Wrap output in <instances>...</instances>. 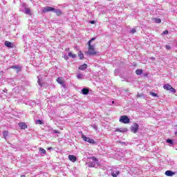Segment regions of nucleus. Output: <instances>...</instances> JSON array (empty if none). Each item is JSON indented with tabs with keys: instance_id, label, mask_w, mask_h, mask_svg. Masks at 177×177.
<instances>
[{
	"instance_id": "obj_43",
	"label": "nucleus",
	"mask_w": 177,
	"mask_h": 177,
	"mask_svg": "<svg viewBox=\"0 0 177 177\" xmlns=\"http://www.w3.org/2000/svg\"><path fill=\"white\" fill-rule=\"evenodd\" d=\"M50 149H52V148H50H50H48V150H50Z\"/></svg>"
},
{
	"instance_id": "obj_37",
	"label": "nucleus",
	"mask_w": 177,
	"mask_h": 177,
	"mask_svg": "<svg viewBox=\"0 0 177 177\" xmlns=\"http://www.w3.org/2000/svg\"><path fill=\"white\" fill-rule=\"evenodd\" d=\"M90 23L91 24H95V21H91Z\"/></svg>"
},
{
	"instance_id": "obj_42",
	"label": "nucleus",
	"mask_w": 177,
	"mask_h": 177,
	"mask_svg": "<svg viewBox=\"0 0 177 177\" xmlns=\"http://www.w3.org/2000/svg\"><path fill=\"white\" fill-rule=\"evenodd\" d=\"M21 177H26V176L25 175H21Z\"/></svg>"
},
{
	"instance_id": "obj_4",
	"label": "nucleus",
	"mask_w": 177,
	"mask_h": 177,
	"mask_svg": "<svg viewBox=\"0 0 177 177\" xmlns=\"http://www.w3.org/2000/svg\"><path fill=\"white\" fill-rule=\"evenodd\" d=\"M164 89H165L166 91H170V92H171L172 93H176V90L175 88H174V87H172V86H171L170 84H165L163 86Z\"/></svg>"
},
{
	"instance_id": "obj_14",
	"label": "nucleus",
	"mask_w": 177,
	"mask_h": 177,
	"mask_svg": "<svg viewBox=\"0 0 177 177\" xmlns=\"http://www.w3.org/2000/svg\"><path fill=\"white\" fill-rule=\"evenodd\" d=\"M115 132H122V133H124V132H128V129H125V128L116 129Z\"/></svg>"
},
{
	"instance_id": "obj_26",
	"label": "nucleus",
	"mask_w": 177,
	"mask_h": 177,
	"mask_svg": "<svg viewBox=\"0 0 177 177\" xmlns=\"http://www.w3.org/2000/svg\"><path fill=\"white\" fill-rule=\"evenodd\" d=\"M149 95H151V96H153V97H158V94L156 93L151 92Z\"/></svg>"
},
{
	"instance_id": "obj_13",
	"label": "nucleus",
	"mask_w": 177,
	"mask_h": 177,
	"mask_svg": "<svg viewBox=\"0 0 177 177\" xmlns=\"http://www.w3.org/2000/svg\"><path fill=\"white\" fill-rule=\"evenodd\" d=\"M4 45L7 46V48H13V43L10 41H6Z\"/></svg>"
},
{
	"instance_id": "obj_24",
	"label": "nucleus",
	"mask_w": 177,
	"mask_h": 177,
	"mask_svg": "<svg viewBox=\"0 0 177 177\" xmlns=\"http://www.w3.org/2000/svg\"><path fill=\"white\" fill-rule=\"evenodd\" d=\"M39 151L41 154H46V150L44 149V148H39Z\"/></svg>"
},
{
	"instance_id": "obj_22",
	"label": "nucleus",
	"mask_w": 177,
	"mask_h": 177,
	"mask_svg": "<svg viewBox=\"0 0 177 177\" xmlns=\"http://www.w3.org/2000/svg\"><path fill=\"white\" fill-rule=\"evenodd\" d=\"M37 80H37V82H38L39 85L40 86H42V83H41V81H42V77L38 76V77H37Z\"/></svg>"
},
{
	"instance_id": "obj_35",
	"label": "nucleus",
	"mask_w": 177,
	"mask_h": 177,
	"mask_svg": "<svg viewBox=\"0 0 177 177\" xmlns=\"http://www.w3.org/2000/svg\"><path fill=\"white\" fill-rule=\"evenodd\" d=\"M11 68H14V69L19 68V66H13L11 67Z\"/></svg>"
},
{
	"instance_id": "obj_3",
	"label": "nucleus",
	"mask_w": 177,
	"mask_h": 177,
	"mask_svg": "<svg viewBox=\"0 0 177 177\" xmlns=\"http://www.w3.org/2000/svg\"><path fill=\"white\" fill-rule=\"evenodd\" d=\"M21 8H24V10ZM19 10L21 12H24V13H25V15H31V10H30V8H26V4L22 3L21 5V8H19Z\"/></svg>"
},
{
	"instance_id": "obj_41",
	"label": "nucleus",
	"mask_w": 177,
	"mask_h": 177,
	"mask_svg": "<svg viewBox=\"0 0 177 177\" xmlns=\"http://www.w3.org/2000/svg\"><path fill=\"white\" fill-rule=\"evenodd\" d=\"M138 97H140V94H138Z\"/></svg>"
},
{
	"instance_id": "obj_10",
	"label": "nucleus",
	"mask_w": 177,
	"mask_h": 177,
	"mask_svg": "<svg viewBox=\"0 0 177 177\" xmlns=\"http://www.w3.org/2000/svg\"><path fill=\"white\" fill-rule=\"evenodd\" d=\"M166 176H174L175 175V173L171 170H167L165 171Z\"/></svg>"
},
{
	"instance_id": "obj_40",
	"label": "nucleus",
	"mask_w": 177,
	"mask_h": 177,
	"mask_svg": "<svg viewBox=\"0 0 177 177\" xmlns=\"http://www.w3.org/2000/svg\"><path fill=\"white\" fill-rule=\"evenodd\" d=\"M3 92H8V90H3Z\"/></svg>"
},
{
	"instance_id": "obj_12",
	"label": "nucleus",
	"mask_w": 177,
	"mask_h": 177,
	"mask_svg": "<svg viewBox=\"0 0 177 177\" xmlns=\"http://www.w3.org/2000/svg\"><path fill=\"white\" fill-rule=\"evenodd\" d=\"M68 159L70 160V161H72V162H75V161H77V157L73 155H69Z\"/></svg>"
},
{
	"instance_id": "obj_2",
	"label": "nucleus",
	"mask_w": 177,
	"mask_h": 177,
	"mask_svg": "<svg viewBox=\"0 0 177 177\" xmlns=\"http://www.w3.org/2000/svg\"><path fill=\"white\" fill-rule=\"evenodd\" d=\"M88 51L86 52V55L89 56H95V55H97V51L95 50V46L90 44V42H88Z\"/></svg>"
},
{
	"instance_id": "obj_19",
	"label": "nucleus",
	"mask_w": 177,
	"mask_h": 177,
	"mask_svg": "<svg viewBox=\"0 0 177 177\" xmlns=\"http://www.w3.org/2000/svg\"><path fill=\"white\" fill-rule=\"evenodd\" d=\"M136 74H137V75H142V74H143V70H142V69H137L136 71Z\"/></svg>"
},
{
	"instance_id": "obj_29",
	"label": "nucleus",
	"mask_w": 177,
	"mask_h": 177,
	"mask_svg": "<svg viewBox=\"0 0 177 177\" xmlns=\"http://www.w3.org/2000/svg\"><path fill=\"white\" fill-rule=\"evenodd\" d=\"M167 142L169 143V145H174V141L171 139H167Z\"/></svg>"
},
{
	"instance_id": "obj_5",
	"label": "nucleus",
	"mask_w": 177,
	"mask_h": 177,
	"mask_svg": "<svg viewBox=\"0 0 177 177\" xmlns=\"http://www.w3.org/2000/svg\"><path fill=\"white\" fill-rule=\"evenodd\" d=\"M120 122H122V124H129L131 121L127 115H122L119 120Z\"/></svg>"
},
{
	"instance_id": "obj_21",
	"label": "nucleus",
	"mask_w": 177,
	"mask_h": 177,
	"mask_svg": "<svg viewBox=\"0 0 177 177\" xmlns=\"http://www.w3.org/2000/svg\"><path fill=\"white\" fill-rule=\"evenodd\" d=\"M84 77H85V75H82L81 73H79L77 75V80H84Z\"/></svg>"
},
{
	"instance_id": "obj_23",
	"label": "nucleus",
	"mask_w": 177,
	"mask_h": 177,
	"mask_svg": "<svg viewBox=\"0 0 177 177\" xmlns=\"http://www.w3.org/2000/svg\"><path fill=\"white\" fill-rule=\"evenodd\" d=\"M35 124L37 125H42V124H44V122H42V120H36Z\"/></svg>"
},
{
	"instance_id": "obj_38",
	"label": "nucleus",
	"mask_w": 177,
	"mask_h": 177,
	"mask_svg": "<svg viewBox=\"0 0 177 177\" xmlns=\"http://www.w3.org/2000/svg\"><path fill=\"white\" fill-rule=\"evenodd\" d=\"M70 50V48H66V51Z\"/></svg>"
},
{
	"instance_id": "obj_39",
	"label": "nucleus",
	"mask_w": 177,
	"mask_h": 177,
	"mask_svg": "<svg viewBox=\"0 0 177 177\" xmlns=\"http://www.w3.org/2000/svg\"><path fill=\"white\" fill-rule=\"evenodd\" d=\"M151 59L152 60H155V59H156V58H154V57H151Z\"/></svg>"
},
{
	"instance_id": "obj_25",
	"label": "nucleus",
	"mask_w": 177,
	"mask_h": 177,
	"mask_svg": "<svg viewBox=\"0 0 177 177\" xmlns=\"http://www.w3.org/2000/svg\"><path fill=\"white\" fill-rule=\"evenodd\" d=\"M8 134H9V133L8 132V131H5L3 132V136L4 139H6V137L8 136Z\"/></svg>"
},
{
	"instance_id": "obj_33",
	"label": "nucleus",
	"mask_w": 177,
	"mask_h": 177,
	"mask_svg": "<svg viewBox=\"0 0 177 177\" xmlns=\"http://www.w3.org/2000/svg\"><path fill=\"white\" fill-rule=\"evenodd\" d=\"M166 49H167V50H169V49H171V46L169 45L166 46Z\"/></svg>"
},
{
	"instance_id": "obj_32",
	"label": "nucleus",
	"mask_w": 177,
	"mask_h": 177,
	"mask_svg": "<svg viewBox=\"0 0 177 177\" xmlns=\"http://www.w3.org/2000/svg\"><path fill=\"white\" fill-rule=\"evenodd\" d=\"M168 34V30H165L162 32V35H167Z\"/></svg>"
},
{
	"instance_id": "obj_31",
	"label": "nucleus",
	"mask_w": 177,
	"mask_h": 177,
	"mask_svg": "<svg viewBox=\"0 0 177 177\" xmlns=\"http://www.w3.org/2000/svg\"><path fill=\"white\" fill-rule=\"evenodd\" d=\"M96 39V37H93L91 40H89L88 42H90V45L92 43L93 41H95Z\"/></svg>"
},
{
	"instance_id": "obj_11",
	"label": "nucleus",
	"mask_w": 177,
	"mask_h": 177,
	"mask_svg": "<svg viewBox=\"0 0 177 177\" xmlns=\"http://www.w3.org/2000/svg\"><path fill=\"white\" fill-rule=\"evenodd\" d=\"M18 125L21 129H27V124L24 122L19 123Z\"/></svg>"
},
{
	"instance_id": "obj_27",
	"label": "nucleus",
	"mask_w": 177,
	"mask_h": 177,
	"mask_svg": "<svg viewBox=\"0 0 177 177\" xmlns=\"http://www.w3.org/2000/svg\"><path fill=\"white\" fill-rule=\"evenodd\" d=\"M80 60H82V59H84V54L81 52H80L79 55H78Z\"/></svg>"
},
{
	"instance_id": "obj_8",
	"label": "nucleus",
	"mask_w": 177,
	"mask_h": 177,
	"mask_svg": "<svg viewBox=\"0 0 177 177\" xmlns=\"http://www.w3.org/2000/svg\"><path fill=\"white\" fill-rule=\"evenodd\" d=\"M53 10H55V8L52 7L46 6L43 8L42 12L43 13H47L48 12H53Z\"/></svg>"
},
{
	"instance_id": "obj_44",
	"label": "nucleus",
	"mask_w": 177,
	"mask_h": 177,
	"mask_svg": "<svg viewBox=\"0 0 177 177\" xmlns=\"http://www.w3.org/2000/svg\"><path fill=\"white\" fill-rule=\"evenodd\" d=\"M175 134L177 135V132H176Z\"/></svg>"
},
{
	"instance_id": "obj_45",
	"label": "nucleus",
	"mask_w": 177,
	"mask_h": 177,
	"mask_svg": "<svg viewBox=\"0 0 177 177\" xmlns=\"http://www.w3.org/2000/svg\"><path fill=\"white\" fill-rule=\"evenodd\" d=\"M112 103H114V101H113Z\"/></svg>"
},
{
	"instance_id": "obj_30",
	"label": "nucleus",
	"mask_w": 177,
	"mask_h": 177,
	"mask_svg": "<svg viewBox=\"0 0 177 177\" xmlns=\"http://www.w3.org/2000/svg\"><path fill=\"white\" fill-rule=\"evenodd\" d=\"M130 32H131L132 34H135V32H136V29L133 28V29H131L130 30Z\"/></svg>"
},
{
	"instance_id": "obj_28",
	"label": "nucleus",
	"mask_w": 177,
	"mask_h": 177,
	"mask_svg": "<svg viewBox=\"0 0 177 177\" xmlns=\"http://www.w3.org/2000/svg\"><path fill=\"white\" fill-rule=\"evenodd\" d=\"M155 23H158V24H160V23H161V19L159 18H155Z\"/></svg>"
},
{
	"instance_id": "obj_20",
	"label": "nucleus",
	"mask_w": 177,
	"mask_h": 177,
	"mask_svg": "<svg viewBox=\"0 0 177 177\" xmlns=\"http://www.w3.org/2000/svg\"><path fill=\"white\" fill-rule=\"evenodd\" d=\"M68 56H69V57H72V59H75V57H77V55L73 54L71 52L68 53Z\"/></svg>"
},
{
	"instance_id": "obj_36",
	"label": "nucleus",
	"mask_w": 177,
	"mask_h": 177,
	"mask_svg": "<svg viewBox=\"0 0 177 177\" xmlns=\"http://www.w3.org/2000/svg\"><path fill=\"white\" fill-rule=\"evenodd\" d=\"M53 133H59V131H57V130H53Z\"/></svg>"
},
{
	"instance_id": "obj_6",
	"label": "nucleus",
	"mask_w": 177,
	"mask_h": 177,
	"mask_svg": "<svg viewBox=\"0 0 177 177\" xmlns=\"http://www.w3.org/2000/svg\"><path fill=\"white\" fill-rule=\"evenodd\" d=\"M131 132L133 133H136L139 131V124L138 123H134L130 128Z\"/></svg>"
},
{
	"instance_id": "obj_34",
	"label": "nucleus",
	"mask_w": 177,
	"mask_h": 177,
	"mask_svg": "<svg viewBox=\"0 0 177 177\" xmlns=\"http://www.w3.org/2000/svg\"><path fill=\"white\" fill-rule=\"evenodd\" d=\"M64 59H65V60H68L69 58H68V56L64 55Z\"/></svg>"
},
{
	"instance_id": "obj_15",
	"label": "nucleus",
	"mask_w": 177,
	"mask_h": 177,
	"mask_svg": "<svg viewBox=\"0 0 177 177\" xmlns=\"http://www.w3.org/2000/svg\"><path fill=\"white\" fill-rule=\"evenodd\" d=\"M111 175L113 177H117L118 175H120V171H114V169L111 170Z\"/></svg>"
},
{
	"instance_id": "obj_7",
	"label": "nucleus",
	"mask_w": 177,
	"mask_h": 177,
	"mask_svg": "<svg viewBox=\"0 0 177 177\" xmlns=\"http://www.w3.org/2000/svg\"><path fill=\"white\" fill-rule=\"evenodd\" d=\"M82 139H83V140H84V142H88V143H91V145H94V143H95V140H93L89 137H86L84 134L82 135Z\"/></svg>"
},
{
	"instance_id": "obj_18",
	"label": "nucleus",
	"mask_w": 177,
	"mask_h": 177,
	"mask_svg": "<svg viewBox=\"0 0 177 177\" xmlns=\"http://www.w3.org/2000/svg\"><path fill=\"white\" fill-rule=\"evenodd\" d=\"M82 93L83 95H88L89 93V89L86 88L82 89Z\"/></svg>"
},
{
	"instance_id": "obj_16",
	"label": "nucleus",
	"mask_w": 177,
	"mask_h": 177,
	"mask_svg": "<svg viewBox=\"0 0 177 177\" xmlns=\"http://www.w3.org/2000/svg\"><path fill=\"white\" fill-rule=\"evenodd\" d=\"M54 13H56L57 16H60V15H62V10H59V9H55L53 11Z\"/></svg>"
},
{
	"instance_id": "obj_17",
	"label": "nucleus",
	"mask_w": 177,
	"mask_h": 177,
	"mask_svg": "<svg viewBox=\"0 0 177 177\" xmlns=\"http://www.w3.org/2000/svg\"><path fill=\"white\" fill-rule=\"evenodd\" d=\"M88 68V65L86 64H84L79 67V70H86Z\"/></svg>"
},
{
	"instance_id": "obj_1",
	"label": "nucleus",
	"mask_w": 177,
	"mask_h": 177,
	"mask_svg": "<svg viewBox=\"0 0 177 177\" xmlns=\"http://www.w3.org/2000/svg\"><path fill=\"white\" fill-rule=\"evenodd\" d=\"M92 159L91 161L87 162L86 164L89 168H96V167H99V160L97 158L93 156L91 158Z\"/></svg>"
},
{
	"instance_id": "obj_9",
	"label": "nucleus",
	"mask_w": 177,
	"mask_h": 177,
	"mask_svg": "<svg viewBox=\"0 0 177 177\" xmlns=\"http://www.w3.org/2000/svg\"><path fill=\"white\" fill-rule=\"evenodd\" d=\"M57 82L60 85H62V86H66V84H64V78L63 77H58L57 79Z\"/></svg>"
}]
</instances>
